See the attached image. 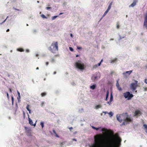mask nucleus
<instances>
[{"mask_svg":"<svg viewBox=\"0 0 147 147\" xmlns=\"http://www.w3.org/2000/svg\"><path fill=\"white\" fill-rule=\"evenodd\" d=\"M121 139L120 137H118L117 139L112 138L111 141L107 142L103 141L102 139L98 140L97 144V147H114L117 144L118 147H120Z\"/></svg>","mask_w":147,"mask_h":147,"instance_id":"f257e3e1","label":"nucleus"},{"mask_svg":"<svg viewBox=\"0 0 147 147\" xmlns=\"http://www.w3.org/2000/svg\"><path fill=\"white\" fill-rule=\"evenodd\" d=\"M122 117L123 118L122 121L123 122L121 125H125L130 122H131L132 120V119L130 117L127 113H123L122 114Z\"/></svg>","mask_w":147,"mask_h":147,"instance_id":"f03ea898","label":"nucleus"},{"mask_svg":"<svg viewBox=\"0 0 147 147\" xmlns=\"http://www.w3.org/2000/svg\"><path fill=\"white\" fill-rule=\"evenodd\" d=\"M49 50L53 53H55L58 50L57 42L52 43L51 46L48 48Z\"/></svg>","mask_w":147,"mask_h":147,"instance_id":"7ed1b4c3","label":"nucleus"},{"mask_svg":"<svg viewBox=\"0 0 147 147\" xmlns=\"http://www.w3.org/2000/svg\"><path fill=\"white\" fill-rule=\"evenodd\" d=\"M75 65L76 68L81 71H82L85 69L84 64L80 61H78L76 62Z\"/></svg>","mask_w":147,"mask_h":147,"instance_id":"20e7f679","label":"nucleus"},{"mask_svg":"<svg viewBox=\"0 0 147 147\" xmlns=\"http://www.w3.org/2000/svg\"><path fill=\"white\" fill-rule=\"evenodd\" d=\"M123 95L124 98H127L128 100H130L134 96L132 94L130 93L128 91L124 93Z\"/></svg>","mask_w":147,"mask_h":147,"instance_id":"39448f33","label":"nucleus"},{"mask_svg":"<svg viewBox=\"0 0 147 147\" xmlns=\"http://www.w3.org/2000/svg\"><path fill=\"white\" fill-rule=\"evenodd\" d=\"M143 28L147 30V13H145L144 15Z\"/></svg>","mask_w":147,"mask_h":147,"instance_id":"423d86ee","label":"nucleus"},{"mask_svg":"<svg viewBox=\"0 0 147 147\" xmlns=\"http://www.w3.org/2000/svg\"><path fill=\"white\" fill-rule=\"evenodd\" d=\"M136 82L132 83L131 84L130 87L133 91L135 90L137 86V81H136Z\"/></svg>","mask_w":147,"mask_h":147,"instance_id":"0eeeda50","label":"nucleus"},{"mask_svg":"<svg viewBox=\"0 0 147 147\" xmlns=\"http://www.w3.org/2000/svg\"><path fill=\"white\" fill-rule=\"evenodd\" d=\"M132 72V70H130L128 71H126L123 72V75L125 78L127 77L129 75H130Z\"/></svg>","mask_w":147,"mask_h":147,"instance_id":"6e6552de","label":"nucleus"},{"mask_svg":"<svg viewBox=\"0 0 147 147\" xmlns=\"http://www.w3.org/2000/svg\"><path fill=\"white\" fill-rule=\"evenodd\" d=\"M27 114H28V121H29V123L31 125H32H32H33L34 126H36V121L35 123H34V124H33V122H32V120L29 118V115H28V113H27Z\"/></svg>","mask_w":147,"mask_h":147,"instance_id":"1a4fd4ad","label":"nucleus"},{"mask_svg":"<svg viewBox=\"0 0 147 147\" xmlns=\"http://www.w3.org/2000/svg\"><path fill=\"white\" fill-rule=\"evenodd\" d=\"M100 74L99 73H97L96 74V76L94 75H93L92 77V80H96V79H97L98 77L99 78H100V77L99 76L100 75Z\"/></svg>","mask_w":147,"mask_h":147,"instance_id":"9d476101","label":"nucleus"},{"mask_svg":"<svg viewBox=\"0 0 147 147\" xmlns=\"http://www.w3.org/2000/svg\"><path fill=\"white\" fill-rule=\"evenodd\" d=\"M116 117L117 121H118L120 123L122 122L123 120V118L122 117V114L120 116H118V115H117L116 116Z\"/></svg>","mask_w":147,"mask_h":147,"instance_id":"9b49d317","label":"nucleus"},{"mask_svg":"<svg viewBox=\"0 0 147 147\" xmlns=\"http://www.w3.org/2000/svg\"><path fill=\"white\" fill-rule=\"evenodd\" d=\"M140 115H141V112L139 111H136L134 113V116H138Z\"/></svg>","mask_w":147,"mask_h":147,"instance_id":"f8f14e48","label":"nucleus"},{"mask_svg":"<svg viewBox=\"0 0 147 147\" xmlns=\"http://www.w3.org/2000/svg\"><path fill=\"white\" fill-rule=\"evenodd\" d=\"M138 2V0H134L133 3L129 5V7H133L136 4V3Z\"/></svg>","mask_w":147,"mask_h":147,"instance_id":"ddd939ff","label":"nucleus"},{"mask_svg":"<svg viewBox=\"0 0 147 147\" xmlns=\"http://www.w3.org/2000/svg\"><path fill=\"white\" fill-rule=\"evenodd\" d=\"M96 87V86L95 84H94L90 86V89L94 90L95 89Z\"/></svg>","mask_w":147,"mask_h":147,"instance_id":"4468645a","label":"nucleus"},{"mask_svg":"<svg viewBox=\"0 0 147 147\" xmlns=\"http://www.w3.org/2000/svg\"><path fill=\"white\" fill-rule=\"evenodd\" d=\"M116 86L119 91H121L122 90L121 88L119 86V85L118 83V81H117Z\"/></svg>","mask_w":147,"mask_h":147,"instance_id":"2eb2a0df","label":"nucleus"},{"mask_svg":"<svg viewBox=\"0 0 147 147\" xmlns=\"http://www.w3.org/2000/svg\"><path fill=\"white\" fill-rule=\"evenodd\" d=\"M83 95H82L81 96V97H79L78 98V99L79 100V103H82L83 102L84 100L83 98Z\"/></svg>","mask_w":147,"mask_h":147,"instance_id":"dca6fc26","label":"nucleus"},{"mask_svg":"<svg viewBox=\"0 0 147 147\" xmlns=\"http://www.w3.org/2000/svg\"><path fill=\"white\" fill-rule=\"evenodd\" d=\"M109 95V92L108 90H107L106 92V98L105 99V100L106 101L107 100L108 98Z\"/></svg>","mask_w":147,"mask_h":147,"instance_id":"f3484780","label":"nucleus"},{"mask_svg":"<svg viewBox=\"0 0 147 147\" xmlns=\"http://www.w3.org/2000/svg\"><path fill=\"white\" fill-rule=\"evenodd\" d=\"M16 50L17 51L21 52H24V49H23L21 48H18Z\"/></svg>","mask_w":147,"mask_h":147,"instance_id":"a211bd4d","label":"nucleus"},{"mask_svg":"<svg viewBox=\"0 0 147 147\" xmlns=\"http://www.w3.org/2000/svg\"><path fill=\"white\" fill-rule=\"evenodd\" d=\"M102 106L100 105H96L95 106L94 108L96 109H97L99 108H101Z\"/></svg>","mask_w":147,"mask_h":147,"instance_id":"6ab92c4d","label":"nucleus"},{"mask_svg":"<svg viewBox=\"0 0 147 147\" xmlns=\"http://www.w3.org/2000/svg\"><path fill=\"white\" fill-rule=\"evenodd\" d=\"M112 3H113L112 2H111V3H110L109 5L108 6L107 9V10L109 11V10H110V9L111 8V6L112 5Z\"/></svg>","mask_w":147,"mask_h":147,"instance_id":"aec40b11","label":"nucleus"},{"mask_svg":"<svg viewBox=\"0 0 147 147\" xmlns=\"http://www.w3.org/2000/svg\"><path fill=\"white\" fill-rule=\"evenodd\" d=\"M113 100V95L112 92H111L110 94V100L111 101H112Z\"/></svg>","mask_w":147,"mask_h":147,"instance_id":"412c9836","label":"nucleus"},{"mask_svg":"<svg viewBox=\"0 0 147 147\" xmlns=\"http://www.w3.org/2000/svg\"><path fill=\"white\" fill-rule=\"evenodd\" d=\"M11 98L12 104V105H13L14 103V98L12 95L11 96Z\"/></svg>","mask_w":147,"mask_h":147,"instance_id":"4be33fe9","label":"nucleus"},{"mask_svg":"<svg viewBox=\"0 0 147 147\" xmlns=\"http://www.w3.org/2000/svg\"><path fill=\"white\" fill-rule=\"evenodd\" d=\"M79 111L81 113H83L84 112V110L83 108H80L79 109Z\"/></svg>","mask_w":147,"mask_h":147,"instance_id":"5701e85b","label":"nucleus"},{"mask_svg":"<svg viewBox=\"0 0 147 147\" xmlns=\"http://www.w3.org/2000/svg\"><path fill=\"white\" fill-rule=\"evenodd\" d=\"M108 113L109 114V115L110 117H112L113 116V113H112V112L111 111L109 113Z\"/></svg>","mask_w":147,"mask_h":147,"instance_id":"b1692460","label":"nucleus"},{"mask_svg":"<svg viewBox=\"0 0 147 147\" xmlns=\"http://www.w3.org/2000/svg\"><path fill=\"white\" fill-rule=\"evenodd\" d=\"M109 12V11L107 10L105 11L103 15L102 16V17H104L108 13V12Z\"/></svg>","mask_w":147,"mask_h":147,"instance_id":"393cba45","label":"nucleus"},{"mask_svg":"<svg viewBox=\"0 0 147 147\" xmlns=\"http://www.w3.org/2000/svg\"><path fill=\"white\" fill-rule=\"evenodd\" d=\"M98 66L97 64H96L93 66L92 69H96L97 68Z\"/></svg>","mask_w":147,"mask_h":147,"instance_id":"a878e982","label":"nucleus"},{"mask_svg":"<svg viewBox=\"0 0 147 147\" xmlns=\"http://www.w3.org/2000/svg\"><path fill=\"white\" fill-rule=\"evenodd\" d=\"M40 125H41L42 128L44 127V123L43 122H41L40 123Z\"/></svg>","mask_w":147,"mask_h":147,"instance_id":"bb28decb","label":"nucleus"},{"mask_svg":"<svg viewBox=\"0 0 147 147\" xmlns=\"http://www.w3.org/2000/svg\"><path fill=\"white\" fill-rule=\"evenodd\" d=\"M46 94V92H42L41 93V95L43 97L45 96Z\"/></svg>","mask_w":147,"mask_h":147,"instance_id":"cd10ccee","label":"nucleus"},{"mask_svg":"<svg viewBox=\"0 0 147 147\" xmlns=\"http://www.w3.org/2000/svg\"><path fill=\"white\" fill-rule=\"evenodd\" d=\"M41 17H42L43 18H45L47 19V17H46L44 15V14H42L41 15Z\"/></svg>","mask_w":147,"mask_h":147,"instance_id":"c85d7f7f","label":"nucleus"},{"mask_svg":"<svg viewBox=\"0 0 147 147\" xmlns=\"http://www.w3.org/2000/svg\"><path fill=\"white\" fill-rule=\"evenodd\" d=\"M13 9L17 11H21V10L20 9H16V8H15V7H13Z\"/></svg>","mask_w":147,"mask_h":147,"instance_id":"c756f323","label":"nucleus"},{"mask_svg":"<svg viewBox=\"0 0 147 147\" xmlns=\"http://www.w3.org/2000/svg\"><path fill=\"white\" fill-rule=\"evenodd\" d=\"M18 107V105L17 103H16V109L15 110V112H16V111H17V109Z\"/></svg>","mask_w":147,"mask_h":147,"instance_id":"7c9ffc66","label":"nucleus"},{"mask_svg":"<svg viewBox=\"0 0 147 147\" xmlns=\"http://www.w3.org/2000/svg\"><path fill=\"white\" fill-rule=\"evenodd\" d=\"M58 16H53L52 18V20H53L55 19Z\"/></svg>","mask_w":147,"mask_h":147,"instance_id":"2f4dec72","label":"nucleus"},{"mask_svg":"<svg viewBox=\"0 0 147 147\" xmlns=\"http://www.w3.org/2000/svg\"><path fill=\"white\" fill-rule=\"evenodd\" d=\"M143 126L146 129H147V125L146 124H144L143 125Z\"/></svg>","mask_w":147,"mask_h":147,"instance_id":"473e14b6","label":"nucleus"},{"mask_svg":"<svg viewBox=\"0 0 147 147\" xmlns=\"http://www.w3.org/2000/svg\"><path fill=\"white\" fill-rule=\"evenodd\" d=\"M116 25V28L118 29H119L120 27V26L119 25L118 23H117Z\"/></svg>","mask_w":147,"mask_h":147,"instance_id":"72a5a7b5","label":"nucleus"},{"mask_svg":"<svg viewBox=\"0 0 147 147\" xmlns=\"http://www.w3.org/2000/svg\"><path fill=\"white\" fill-rule=\"evenodd\" d=\"M119 40H121V39L122 38H124V37H121L120 35H119Z\"/></svg>","mask_w":147,"mask_h":147,"instance_id":"f704fd0d","label":"nucleus"},{"mask_svg":"<svg viewBox=\"0 0 147 147\" xmlns=\"http://www.w3.org/2000/svg\"><path fill=\"white\" fill-rule=\"evenodd\" d=\"M37 32V30L36 29H34L33 30V33L34 34L36 33Z\"/></svg>","mask_w":147,"mask_h":147,"instance_id":"c9c22d12","label":"nucleus"},{"mask_svg":"<svg viewBox=\"0 0 147 147\" xmlns=\"http://www.w3.org/2000/svg\"><path fill=\"white\" fill-rule=\"evenodd\" d=\"M101 128V127H96L95 130H96V131H98Z\"/></svg>","mask_w":147,"mask_h":147,"instance_id":"e433bc0d","label":"nucleus"},{"mask_svg":"<svg viewBox=\"0 0 147 147\" xmlns=\"http://www.w3.org/2000/svg\"><path fill=\"white\" fill-rule=\"evenodd\" d=\"M69 49L71 51H74L73 49L71 47H69Z\"/></svg>","mask_w":147,"mask_h":147,"instance_id":"4c0bfd02","label":"nucleus"},{"mask_svg":"<svg viewBox=\"0 0 147 147\" xmlns=\"http://www.w3.org/2000/svg\"><path fill=\"white\" fill-rule=\"evenodd\" d=\"M112 101H111L110 100H109V101H108L107 102V103L109 104V105H110L111 103V102Z\"/></svg>","mask_w":147,"mask_h":147,"instance_id":"58836bf2","label":"nucleus"},{"mask_svg":"<svg viewBox=\"0 0 147 147\" xmlns=\"http://www.w3.org/2000/svg\"><path fill=\"white\" fill-rule=\"evenodd\" d=\"M29 105H27V106H26V109H27V110L28 111V110H29V109H30L29 108Z\"/></svg>","mask_w":147,"mask_h":147,"instance_id":"ea45409f","label":"nucleus"},{"mask_svg":"<svg viewBox=\"0 0 147 147\" xmlns=\"http://www.w3.org/2000/svg\"><path fill=\"white\" fill-rule=\"evenodd\" d=\"M71 84L73 86H75L76 85V84L74 82H71Z\"/></svg>","mask_w":147,"mask_h":147,"instance_id":"a19ab883","label":"nucleus"},{"mask_svg":"<svg viewBox=\"0 0 147 147\" xmlns=\"http://www.w3.org/2000/svg\"><path fill=\"white\" fill-rule=\"evenodd\" d=\"M44 102H41V106L43 107L44 106Z\"/></svg>","mask_w":147,"mask_h":147,"instance_id":"79ce46f5","label":"nucleus"},{"mask_svg":"<svg viewBox=\"0 0 147 147\" xmlns=\"http://www.w3.org/2000/svg\"><path fill=\"white\" fill-rule=\"evenodd\" d=\"M51 62L53 63L55 61V59L54 58H52L51 61Z\"/></svg>","mask_w":147,"mask_h":147,"instance_id":"37998d69","label":"nucleus"},{"mask_svg":"<svg viewBox=\"0 0 147 147\" xmlns=\"http://www.w3.org/2000/svg\"><path fill=\"white\" fill-rule=\"evenodd\" d=\"M51 7H47L46 8V9L47 10H49L50 9H51Z\"/></svg>","mask_w":147,"mask_h":147,"instance_id":"c03bdc74","label":"nucleus"},{"mask_svg":"<svg viewBox=\"0 0 147 147\" xmlns=\"http://www.w3.org/2000/svg\"><path fill=\"white\" fill-rule=\"evenodd\" d=\"M77 49H79V50H80L82 49L81 47H77Z\"/></svg>","mask_w":147,"mask_h":147,"instance_id":"a18cd8bd","label":"nucleus"},{"mask_svg":"<svg viewBox=\"0 0 147 147\" xmlns=\"http://www.w3.org/2000/svg\"><path fill=\"white\" fill-rule=\"evenodd\" d=\"M26 52H27V53H29V52H30V51L29 49H26Z\"/></svg>","mask_w":147,"mask_h":147,"instance_id":"49530a36","label":"nucleus"},{"mask_svg":"<svg viewBox=\"0 0 147 147\" xmlns=\"http://www.w3.org/2000/svg\"><path fill=\"white\" fill-rule=\"evenodd\" d=\"M23 117L24 118L25 117V114L24 113V111H23Z\"/></svg>","mask_w":147,"mask_h":147,"instance_id":"de8ad7c7","label":"nucleus"},{"mask_svg":"<svg viewBox=\"0 0 147 147\" xmlns=\"http://www.w3.org/2000/svg\"><path fill=\"white\" fill-rule=\"evenodd\" d=\"M17 94H18V96H20V93L19 92L18 90L17 91Z\"/></svg>","mask_w":147,"mask_h":147,"instance_id":"09e8293b","label":"nucleus"},{"mask_svg":"<svg viewBox=\"0 0 147 147\" xmlns=\"http://www.w3.org/2000/svg\"><path fill=\"white\" fill-rule=\"evenodd\" d=\"M102 113H104L105 114H106L108 113L107 112H106V111H103Z\"/></svg>","mask_w":147,"mask_h":147,"instance_id":"8fccbe9b","label":"nucleus"},{"mask_svg":"<svg viewBox=\"0 0 147 147\" xmlns=\"http://www.w3.org/2000/svg\"><path fill=\"white\" fill-rule=\"evenodd\" d=\"M101 64V62H100L98 64H97L98 66H100Z\"/></svg>","mask_w":147,"mask_h":147,"instance_id":"3c124183","label":"nucleus"},{"mask_svg":"<svg viewBox=\"0 0 147 147\" xmlns=\"http://www.w3.org/2000/svg\"><path fill=\"white\" fill-rule=\"evenodd\" d=\"M144 82L147 84V79H145L144 80Z\"/></svg>","mask_w":147,"mask_h":147,"instance_id":"603ef678","label":"nucleus"},{"mask_svg":"<svg viewBox=\"0 0 147 147\" xmlns=\"http://www.w3.org/2000/svg\"><path fill=\"white\" fill-rule=\"evenodd\" d=\"M6 94H7V97L8 98H9V94H8V93L7 92H6Z\"/></svg>","mask_w":147,"mask_h":147,"instance_id":"864d4df0","label":"nucleus"},{"mask_svg":"<svg viewBox=\"0 0 147 147\" xmlns=\"http://www.w3.org/2000/svg\"><path fill=\"white\" fill-rule=\"evenodd\" d=\"M73 129V128L72 127H71L69 128V130L70 131H71V129Z\"/></svg>","mask_w":147,"mask_h":147,"instance_id":"5fc2aeb1","label":"nucleus"},{"mask_svg":"<svg viewBox=\"0 0 147 147\" xmlns=\"http://www.w3.org/2000/svg\"><path fill=\"white\" fill-rule=\"evenodd\" d=\"M91 127H92V129H95V128H96V127H94V126H91Z\"/></svg>","mask_w":147,"mask_h":147,"instance_id":"6e6d98bb","label":"nucleus"},{"mask_svg":"<svg viewBox=\"0 0 147 147\" xmlns=\"http://www.w3.org/2000/svg\"><path fill=\"white\" fill-rule=\"evenodd\" d=\"M63 144V143L62 142V143H61L60 144V146H61V147H62V145Z\"/></svg>","mask_w":147,"mask_h":147,"instance_id":"4d7b16f0","label":"nucleus"},{"mask_svg":"<svg viewBox=\"0 0 147 147\" xmlns=\"http://www.w3.org/2000/svg\"><path fill=\"white\" fill-rule=\"evenodd\" d=\"M55 136H56V137H58V138H59V136L57 134V133L56 134H55Z\"/></svg>","mask_w":147,"mask_h":147,"instance_id":"13d9d810","label":"nucleus"},{"mask_svg":"<svg viewBox=\"0 0 147 147\" xmlns=\"http://www.w3.org/2000/svg\"><path fill=\"white\" fill-rule=\"evenodd\" d=\"M49 64V63L48 62H46V65H48Z\"/></svg>","mask_w":147,"mask_h":147,"instance_id":"bf43d9fd","label":"nucleus"},{"mask_svg":"<svg viewBox=\"0 0 147 147\" xmlns=\"http://www.w3.org/2000/svg\"><path fill=\"white\" fill-rule=\"evenodd\" d=\"M70 36L72 38L73 37V35L72 34H70Z\"/></svg>","mask_w":147,"mask_h":147,"instance_id":"052dcab7","label":"nucleus"},{"mask_svg":"<svg viewBox=\"0 0 147 147\" xmlns=\"http://www.w3.org/2000/svg\"><path fill=\"white\" fill-rule=\"evenodd\" d=\"M53 133L55 134H56V133L55 130H53Z\"/></svg>","mask_w":147,"mask_h":147,"instance_id":"680f3d73","label":"nucleus"},{"mask_svg":"<svg viewBox=\"0 0 147 147\" xmlns=\"http://www.w3.org/2000/svg\"><path fill=\"white\" fill-rule=\"evenodd\" d=\"M28 111H29V113H31V111L30 109H29V110H28Z\"/></svg>","mask_w":147,"mask_h":147,"instance_id":"e2e57ef3","label":"nucleus"},{"mask_svg":"<svg viewBox=\"0 0 147 147\" xmlns=\"http://www.w3.org/2000/svg\"><path fill=\"white\" fill-rule=\"evenodd\" d=\"M9 91H10V93H11L12 92L11 90V89L10 88H9Z\"/></svg>","mask_w":147,"mask_h":147,"instance_id":"0e129e2a","label":"nucleus"},{"mask_svg":"<svg viewBox=\"0 0 147 147\" xmlns=\"http://www.w3.org/2000/svg\"><path fill=\"white\" fill-rule=\"evenodd\" d=\"M72 140L73 141H77L76 139H74V138L72 139Z\"/></svg>","mask_w":147,"mask_h":147,"instance_id":"69168bd1","label":"nucleus"},{"mask_svg":"<svg viewBox=\"0 0 147 147\" xmlns=\"http://www.w3.org/2000/svg\"><path fill=\"white\" fill-rule=\"evenodd\" d=\"M11 16H7V18H6V19H6V20H7V18H8L9 17H11Z\"/></svg>","mask_w":147,"mask_h":147,"instance_id":"338daca9","label":"nucleus"},{"mask_svg":"<svg viewBox=\"0 0 147 147\" xmlns=\"http://www.w3.org/2000/svg\"><path fill=\"white\" fill-rule=\"evenodd\" d=\"M20 98H21L20 96H18V97L17 98L20 99Z\"/></svg>","mask_w":147,"mask_h":147,"instance_id":"774afa93","label":"nucleus"}]
</instances>
